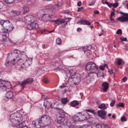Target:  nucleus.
<instances>
[{
    "label": "nucleus",
    "instance_id": "obj_1",
    "mask_svg": "<svg viewBox=\"0 0 128 128\" xmlns=\"http://www.w3.org/2000/svg\"><path fill=\"white\" fill-rule=\"evenodd\" d=\"M11 55L13 57V61L16 60L18 63L20 62L24 65L27 61V59L25 55L20 52L19 51L15 50L12 53Z\"/></svg>",
    "mask_w": 128,
    "mask_h": 128
},
{
    "label": "nucleus",
    "instance_id": "obj_2",
    "mask_svg": "<svg viewBox=\"0 0 128 128\" xmlns=\"http://www.w3.org/2000/svg\"><path fill=\"white\" fill-rule=\"evenodd\" d=\"M50 120V118L48 116L45 114L41 116V117L38 120V125L37 127L38 128H40L41 127L48 124L49 123V121Z\"/></svg>",
    "mask_w": 128,
    "mask_h": 128
},
{
    "label": "nucleus",
    "instance_id": "obj_3",
    "mask_svg": "<svg viewBox=\"0 0 128 128\" xmlns=\"http://www.w3.org/2000/svg\"><path fill=\"white\" fill-rule=\"evenodd\" d=\"M90 118V115L87 112H79L74 115V119L76 122L82 121Z\"/></svg>",
    "mask_w": 128,
    "mask_h": 128
},
{
    "label": "nucleus",
    "instance_id": "obj_4",
    "mask_svg": "<svg viewBox=\"0 0 128 128\" xmlns=\"http://www.w3.org/2000/svg\"><path fill=\"white\" fill-rule=\"evenodd\" d=\"M10 124L13 126H15L19 125V121L20 120L19 117L14 116L13 114H11L10 117Z\"/></svg>",
    "mask_w": 128,
    "mask_h": 128
},
{
    "label": "nucleus",
    "instance_id": "obj_5",
    "mask_svg": "<svg viewBox=\"0 0 128 128\" xmlns=\"http://www.w3.org/2000/svg\"><path fill=\"white\" fill-rule=\"evenodd\" d=\"M44 12L40 11L38 12V16L42 20L44 21H47L50 20L52 18L50 15L48 14H44Z\"/></svg>",
    "mask_w": 128,
    "mask_h": 128
},
{
    "label": "nucleus",
    "instance_id": "obj_6",
    "mask_svg": "<svg viewBox=\"0 0 128 128\" xmlns=\"http://www.w3.org/2000/svg\"><path fill=\"white\" fill-rule=\"evenodd\" d=\"M86 69L87 71L95 70L98 69V67L94 63L92 62H89L86 65Z\"/></svg>",
    "mask_w": 128,
    "mask_h": 128
},
{
    "label": "nucleus",
    "instance_id": "obj_7",
    "mask_svg": "<svg viewBox=\"0 0 128 128\" xmlns=\"http://www.w3.org/2000/svg\"><path fill=\"white\" fill-rule=\"evenodd\" d=\"M71 19L70 18H65L64 19L62 20H53L52 21V22H54L56 24H57V26L60 24H62V26L63 27H64L66 25L68 22Z\"/></svg>",
    "mask_w": 128,
    "mask_h": 128
},
{
    "label": "nucleus",
    "instance_id": "obj_8",
    "mask_svg": "<svg viewBox=\"0 0 128 128\" xmlns=\"http://www.w3.org/2000/svg\"><path fill=\"white\" fill-rule=\"evenodd\" d=\"M121 14H124L125 16H122L120 17L117 18V20L120 22H124L128 21V14L124 13L122 12H119Z\"/></svg>",
    "mask_w": 128,
    "mask_h": 128
},
{
    "label": "nucleus",
    "instance_id": "obj_9",
    "mask_svg": "<svg viewBox=\"0 0 128 128\" xmlns=\"http://www.w3.org/2000/svg\"><path fill=\"white\" fill-rule=\"evenodd\" d=\"M59 117L58 118L57 122L59 124H61L64 120L65 113L62 110L59 112Z\"/></svg>",
    "mask_w": 128,
    "mask_h": 128
},
{
    "label": "nucleus",
    "instance_id": "obj_10",
    "mask_svg": "<svg viewBox=\"0 0 128 128\" xmlns=\"http://www.w3.org/2000/svg\"><path fill=\"white\" fill-rule=\"evenodd\" d=\"M33 79L32 78H28L25 80L22 81L20 84V86L22 87V88L23 89L26 87V85L27 84H31L33 81Z\"/></svg>",
    "mask_w": 128,
    "mask_h": 128
},
{
    "label": "nucleus",
    "instance_id": "obj_11",
    "mask_svg": "<svg viewBox=\"0 0 128 128\" xmlns=\"http://www.w3.org/2000/svg\"><path fill=\"white\" fill-rule=\"evenodd\" d=\"M76 83V85L78 84L81 80V76L78 74H76L71 76Z\"/></svg>",
    "mask_w": 128,
    "mask_h": 128
},
{
    "label": "nucleus",
    "instance_id": "obj_12",
    "mask_svg": "<svg viewBox=\"0 0 128 128\" xmlns=\"http://www.w3.org/2000/svg\"><path fill=\"white\" fill-rule=\"evenodd\" d=\"M31 23L28 24L27 28L29 30H36L39 27L38 24L35 22H32Z\"/></svg>",
    "mask_w": 128,
    "mask_h": 128
},
{
    "label": "nucleus",
    "instance_id": "obj_13",
    "mask_svg": "<svg viewBox=\"0 0 128 128\" xmlns=\"http://www.w3.org/2000/svg\"><path fill=\"white\" fill-rule=\"evenodd\" d=\"M34 17L32 15H29L24 17V21L26 23L29 24V22H34Z\"/></svg>",
    "mask_w": 128,
    "mask_h": 128
},
{
    "label": "nucleus",
    "instance_id": "obj_14",
    "mask_svg": "<svg viewBox=\"0 0 128 128\" xmlns=\"http://www.w3.org/2000/svg\"><path fill=\"white\" fill-rule=\"evenodd\" d=\"M92 74H93V76H94L95 77H96L97 76L99 77L102 76L103 77L104 76V74L102 71H99L97 74L95 72H91L90 73L89 75L92 76Z\"/></svg>",
    "mask_w": 128,
    "mask_h": 128
},
{
    "label": "nucleus",
    "instance_id": "obj_15",
    "mask_svg": "<svg viewBox=\"0 0 128 128\" xmlns=\"http://www.w3.org/2000/svg\"><path fill=\"white\" fill-rule=\"evenodd\" d=\"M4 26L8 29H10L9 31L13 30L14 28L12 27V25L11 23H10L9 20H6L4 23Z\"/></svg>",
    "mask_w": 128,
    "mask_h": 128
},
{
    "label": "nucleus",
    "instance_id": "obj_16",
    "mask_svg": "<svg viewBox=\"0 0 128 128\" xmlns=\"http://www.w3.org/2000/svg\"><path fill=\"white\" fill-rule=\"evenodd\" d=\"M98 116L102 119H105L106 114V112L103 110H99L98 111Z\"/></svg>",
    "mask_w": 128,
    "mask_h": 128
},
{
    "label": "nucleus",
    "instance_id": "obj_17",
    "mask_svg": "<svg viewBox=\"0 0 128 128\" xmlns=\"http://www.w3.org/2000/svg\"><path fill=\"white\" fill-rule=\"evenodd\" d=\"M8 35L7 34L4 35L2 36V38L1 39L2 41L5 42V43L8 44L9 43H12V40H10L8 37Z\"/></svg>",
    "mask_w": 128,
    "mask_h": 128
},
{
    "label": "nucleus",
    "instance_id": "obj_18",
    "mask_svg": "<svg viewBox=\"0 0 128 128\" xmlns=\"http://www.w3.org/2000/svg\"><path fill=\"white\" fill-rule=\"evenodd\" d=\"M78 23H80L81 24H83L87 25H90L91 24L90 22H88V20H81L78 22L77 23V24Z\"/></svg>",
    "mask_w": 128,
    "mask_h": 128
},
{
    "label": "nucleus",
    "instance_id": "obj_19",
    "mask_svg": "<svg viewBox=\"0 0 128 128\" xmlns=\"http://www.w3.org/2000/svg\"><path fill=\"white\" fill-rule=\"evenodd\" d=\"M44 105L46 108H47L48 109L50 107H52V104H50V102L47 100H44Z\"/></svg>",
    "mask_w": 128,
    "mask_h": 128
},
{
    "label": "nucleus",
    "instance_id": "obj_20",
    "mask_svg": "<svg viewBox=\"0 0 128 128\" xmlns=\"http://www.w3.org/2000/svg\"><path fill=\"white\" fill-rule=\"evenodd\" d=\"M7 83L8 84L10 85H11L10 83L9 82H6L4 80H2L0 79V87H2L4 86H6Z\"/></svg>",
    "mask_w": 128,
    "mask_h": 128
},
{
    "label": "nucleus",
    "instance_id": "obj_21",
    "mask_svg": "<svg viewBox=\"0 0 128 128\" xmlns=\"http://www.w3.org/2000/svg\"><path fill=\"white\" fill-rule=\"evenodd\" d=\"M102 86L104 87L103 90L104 92H106L108 88V84L106 82H104L102 84Z\"/></svg>",
    "mask_w": 128,
    "mask_h": 128
},
{
    "label": "nucleus",
    "instance_id": "obj_22",
    "mask_svg": "<svg viewBox=\"0 0 128 128\" xmlns=\"http://www.w3.org/2000/svg\"><path fill=\"white\" fill-rule=\"evenodd\" d=\"M68 82L70 86H73L74 85H76L75 82L74 81L71 77L68 79Z\"/></svg>",
    "mask_w": 128,
    "mask_h": 128
},
{
    "label": "nucleus",
    "instance_id": "obj_23",
    "mask_svg": "<svg viewBox=\"0 0 128 128\" xmlns=\"http://www.w3.org/2000/svg\"><path fill=\"white\" fill-rule=\"evenodd\" d=\"M13 96V93L11 92H8L6 93V97L8 99L11 98Z\"/></svg>",
    "mask_w": 128,
    "mask_h": 128
},
{
    "label": "nucleus",
    "instance_id": "obj_24",
    "mask_svg": "<svg viewBox=\"0 0 128 128\" xmlns=\"http://www.w3.org/2000/svg\"><path fill=\"white\" fill-rule=\"evenodd\" d=\"M79 104V103L76 100H74L70 102V105L72 107H74L78 105Z\"/></svg>",
    "mask_w": 128,
    "mask_h": 128
},
{
    "label": "nucleus",
    "instance_id": "obj_25",
    "mask_svg": "<svg viewBox=\"0 0 128 128\" xmlns=\"http://www.w3.org/2000/svg\"><path fill=\"white\" fill-rule=\"evenodd\" d=\"M11 12L14 15V16L18 15L21 14L20 12L16 10H12L11 11Z\"/></svg>",
    "mask_w": 128,
    "mask_h": 128
},
{
    "label": "nucleus",
    "instance_id": "obj_26",
    "mask_svg": "<svg viewBox=\"0 0 128 128\" xmlns=\"http://www.w3.org/2000/svg\"><path fill=\"white\" fill-rule=\"evenodd\" d=\"M25 122H23L20 123L19 125L18 126V128H28L26 126L24 125Z\"/></svg>",
    "mask_w": 128,
    "mask_h": 128
},
{
    "label": "nucleus",
    "instance_id": "obj_27",
    "mask_svg": "<svg viewBox=\"0 0 128 128\" xmlns=\"http://www.w3.org/2000/svg\"><path fill=\"white\" fill-rule=\"evenodd\" d=\"M14 64V63L12 62L11 61H8L6 62L5 64L6 67L8 68H9Z\"/></svg>",
    "mask_w": 128,
    "mask_h": 128
},
{
    "label": "nucleus",
    "instance_id": "obj_28",
    "mask_svg": "<svg viewBox=\"0 0 128 128\" xmlns=\"http://www.w3.org/2000/svg\"><path fill=\"white\" fill-rule=\"evenodd\" d=\"M69 126L65 124H61L58 126V128H69Z\"/></svg>",
    "mask_w": 128,
    "mask_h": 128
},
{
    "label": "nucleus",
    "instance_id": "obj_29",
    "mask_svg": "<svg viewBox=\"0 0 128 128\" xmlns=\"http://www.w3.org/2000/svg\"><path fill=\"white\" fill-rule=\"evenodd\" d=\"M102 0V4H106L110 8L112 6V4L110 3L109 2H108L106 1L105 2H104L103 1V0Z\"/></svg>",
    "mask_w": 128,
    "mask_h": 128
},
{
    "label": "nucleus",
    "instance_id": "obj_30",
    "mask_svg": "<svg viewBox=\"0 0 128 128\" xmlns=\"http://www.w3.org/2000/svg\"><path fill=\"white\" fill-rule=\"evenodd\" d=\"M9 29L10 30V29H8V28L6 29L5 28H4L3 29H2V32L7 34V35H8V30Z\"/></svg>",
    "mask_w": 128,
    "mask_h": 128
},
{
    "label": "nucleus",
    "instance_id": "obj_31",
    "mask_svg": "<svg viewBox=\"0 0 128 128\" xmlns=\"http://www.w3.org/2000/svg\"><path fill=\"white\" fill-rule=\"evenodd\" d=\"M61 102L64 104H66L68 102V99L67 98H62L61 100Z\"/></svg>",
    "mask_w": 128,
    "mask_h": 128
},
{
    "label": "nucleus",
    "instance_id": "obj_32",
    "mask_svg": "<svg viewBox=\"0 0 128 128\" xmlns=\"http://www.w3.org/2000/svg\"><path fill=\"white\" fill-rule=\"evenodd\" d=\"M98 108L103 109H106V108L105 104H101L98 106Z\"/></svg>",
    "mask_w": 128,
    "mask_h": 128
},
{
    "label": "nucleus",
    "instance_id": "obj_33",
    "mask_svg": "<svg viewBox=\"0 0 128 128\" xmlns=\"http://www.w3.org/2000/svg\"><path fill=\"white\" fill-rule=\"evenodd\" d=\"M23 8L24 10V13H26L29 10V8L28 7H24Z\"/></svg>",
    "mask_w": 128,
    "mask_h": 128
},
{
    "label": "nucleus",
    "instance_id": "obj_34",
    "mask_svg": "<svg viewBox=\"0 0 128 128\" xmlns=\"http://www.w3.org/2000/svg\"><path fill=\"white\" fill-rule=\"evenodd\" d=\"M7 4H10L14 2V0H3Z\"/></svg>",
    "mask_w": 128,
    "mask_h": 128
},
{
    "label": "nucleus",
    "instance_id": "obj_35",
    "mask_svg": "<svg viewBox=\"0 0 128 128\" xmlns=\"http://www.w3.org/2000/svg\"><path fill=\"white\" fill-rule=\"evenodd\" d=\"M56 42L57 44H60L62 43L61 39L59 38H57L56 40Z\"/></svg>",
    "mask_w": 128,
    "mask_h": 128
},
{
    "label": "nucleus",
    "instance_id": "obj_36",
    "mask_svg": "<svg viewBox=\"0 0 128 128\" xmlns=\"http://www.w3.org/2000/svg\"><path fill=\"white\" fill-rule=\"evenodd\" d=\"M32 124L34 128H38L37 127V125H38V124H36V121H33L32 123Z\"/></svg>",
    "mask_w": 128,
    "mask_h": 128
},
{
    "label": "nucleus",
    "instance_id": "obj_37",
    "mask_svg": "<svg viewBox=\"0 0 128 128\" xmlns=\"http://www.w3.org/2000/svg\"><path fill=\"white\" fill-rule=\"evenodd\" d=\"M63 4V3H58V4H56L53 7V8H56L57 7H58L60 6L62 4Z\"/></svg>",
    "mask_w": 128,
    "mask_h": 128
},
{
    "label": "nucleus",
    "instance_id": "obj_38",
    "mask_svg": "<svg viewBox=\"0 0 128 128\" xmlns=\"http://www.w3.org/2000/svg\"><path fill=\"white\" fill-rule=\"evenodd\" d=\"M122 62L124 63L122 60L120 59H119L117 61V64L118 65H120L121 64V63H122Z\"/></svg>",
    "mask_w": 128,
    "mask_h": 128
},
{
    "label": "nucleus",
    "instance_id": "obj_39",
    "mask_svg": "<svg viewBox=\"0 0 128 128\" xmlns=\"http://www.w3.org/2000/svg\"><path fill=\"white\" fill-rule=\"evenodd\" d=\"M124 105L123 103L120 102L117 105V108L118 106L122 108L124 107Z\"/></svg>",
    "mask_w": 128,
    "mask_h": 128
},
{
    "label": "nucleus",
    "instance_id": "obj_40",
    "mask_svg": "<svg viewBox=\"0 0 128 128\" xmlns=\"http://www.w3.org/2000/svg\"><path fill=\"white\" fill-rule=\"evenodd\" d=\"M116 33L117 34H122V31L121 29H119L117 30Z\"/></svg>",
    "mask_w": 128,
    "mask_h": 128
},
{
    "label": "nucleus",
    "instance_id": "obj_41",
    "mask_svg": "<svg viewBox=\"0 0 128 128\" xmlns=\"http://www.w3.org/2000/svg\"><path fill=\"white\" fill-rule=\"evenodd\" d=\"M43 82L45 83H47L48 82V80L47 78H45L43 80Z\"/></svg>",
    "mask_w": 128,
    "mask_h": 128
},
{
    "label": "nucleus",
    "instance_id": "obj_42",
    "mask_svg": "<svg viewBox=\"0 0 128 128\" xmlns=\"http://www.w3.org/2000/svg\"><path fill=\"white\" fill-rule=\"evenodd\" d=\"M118 3L117 2L115 3L114 4H112V6H113L114 8H116L118 6Z\"/></svg>",
    "mask_w": 128,
    "mask_h": 128
},
{
    "label": "nucleus",
    "instance_id": "obj_43",
    "mask_svg": "<svg viewBox=\"0 0 128 128\" xmlns=\"http://www.w3.org/2000/svg\"><path fill=\"white\" fill-rule=\"evenodd\" d=\"M6 20H2L0 21V24L2 26H3V25L4 26V23L5 22Z\"/></svg>",
    "mask_w": 128,
    "mask_h": 128
},
{
    "label": "nucleus",
    "instance_id": "obj_44",
    "mask_svg": "<svg viewBox=\"0 0 128 128\" xmlns=\"http://www.w3.org/2000/svg\"><path fill=\"white\" fill-rule=\"evenodd\" d=\"M120 39L122 41H126L127 40V38H126L121 37Z\"/></svg>",
    "mask_w": 128,
    "mask_h": 128
},
{
    "label": "nucleus",
    "instance_id": "obj_45",
    "mask_svg": "<svg viewBox=\"0 0 128 128\" xmlns=\"http://www.w3.org/2000/svg\"><path fill=\"white\" fill-rule=\"evenodd\" d=\"M121 120L122 122H124L126 121V120L124 117L122 116L121 118Z\"/></svg>",
    "mask_w": 128,
    "mask_h": 128
},
{
    "label": "nucleus",
    "instance_id": "obj_46",
    "mask_svg": "<svg viewBox=\"0 0 128 128\" xmlns=\"http://www.w3.org/2000/svg\"><path fill=\"white\" fill-rule=\"evenodd\" d=\"M106 66V64H105L104 66H100L99 68L100 70H104V67Z\"/></svg>",
    "mask_w": 128,
    "mask_h": 128
},
{
    "label": "nucleus",
    "instance_id": "obj_47",
    "mask_svg": "<svg viewBox=\"0 0 128 128\" xmlns=\"http://www.w3.org/2000/svg\"><path fill=\"white\" fill-rule=\"evenodd\" d=\"M115 100H113L110 103V106H111L112 107L114 106L115 104Z\"/></svg>",
    "mask_w": 128,
    "mask_h": 128
},
{
    "label": "nucleus",
    "instance_id": "obj_48",
    "mask_svg": "<svg viewBox=\"0 0 128 128\" xmlns=\"http://www.w3.org/2000/svg\"><path fill=\"white\" fill-rule=\"evenodd\" d=\"M42 72V70L40 69H39L37 72V75L40 76V74L42 73L41 72Z\"/></svg>",
    "mask_w": 128,
    "mask_h": 128
},
{
    "label": "nucleus",
    "instance_id": "obj_49",
    "mask_svg": "<svg viewBox=\"0 0 128 128\" xmlns=\"http://www.w3.org/2000/svg\"><path fill=\"white\" fill-rule=\"evenodd\" d=\"M52 104V108H56V109H59V108H58L57 107H56L55 106V104H56V103L54 102L52 104Z\"/></svg>",
    "mask_w": 128,
    "mask_h": 128
},
{
    "label": "nucleus",
    "instance_id": "obj_50",
    "mask_svg": "<svg viewBox=\"0 0 128 128\" xmlns=\"http://www.w3.org/2000/svg\"><path fill=\"white\" fill-rule=\"evenodd\" d=\"M96 128H102V126L100 124H97L96 126Z\"/></svg>",
    "mask_w": 128,
    "mask_h": 128
},
{
    "label": "nucleus",
    "instance_id": "obj_51",
    "mask_svg": "<svg viewBox=\"0 0 128 128\" xmlns=\"http://www.w3.org/2000/svg\"><path fill=\"white\" fill-rule=\"evenodd\" d=\"M127 79V78L126 76H124L122 80V81L124 82H125Z\"/></svg>",
    "mask_w": 128,
    "mask_h": 128
},
{
    "label": "nucleus",
    "instance_id": "obj_52",
    "mask_svg": "<svg viewBox=\"0 0 128 128\" xmlns=\"http://www.w3.org/2000/svg\"><path fill=\"white\" fill-rule=\"evenodd\" d=\"M95 1H92L91 3L88 4V5L89 6H91L94 5V4L95 3Z\"/></svg>",
    "mask_w": 128,
    "mask_h": 128
},
{
    "label": "nucleus",
    "instance_id": "obj_53",
    "mask_svg": "<svg viewBox=\"0 0 128 128\" xmlns=\"http://www.w3.org/2000/svg\"><path fill=\"white\" fill-rule=\"evenodd\" d=\"M3 6V2L0 1V9Z\"/></svg>",
    "mask_w": 128,
    "mask_h": 128
},
{
    "label": "nucleus",
    "instance_id": "obj_54",
    "mask_svg": "<svg viewBox=\"0 0 128 128\" xmlns=\"http://www.w3.org/2000/svg\"><path fill=\"white\" fill-rule=\"evenodd\" d=\"M83 8V7H81L80 8H78V9L77 10V12H79L80 10H82Z\"/></svg>",
    "mask_w": 128,
    "mask_h": 128
},
{
    "label": "nucleus",
    "instance_id": "obj_55",
    "mask_svg": "<svg viewBox=\"0 0 128 128\" xmlns=\"http://www.w3.org/2000/svg\"><path fill=\"white\" fill-rule=\"evenodd\" d=\"M82 4V2L81 1H79L77 3V6H80Z\"/></svg>",
    "mask_w": 128,
    "mask_h": 128
},
{
    "label": "nucleus",
    "instance_id": "obj_56",
    "mask_svg": "<svg viewBox=\"0 0 128 128\" xmlns=\"http://www.w3.org/2000/svg\"><path fill=\"white\" fill-rule=\"evenodd\" d=\"M115 14L114 12H111L110 16L112 17L114 16L115 15Z\"/></svg>",
    "mask_w": 128,
    "mask_h": 128
},
{
    "label": "nucleus",
    "instance_id": "obj_57",
    "mask_svg": "<svg viewBox=\"0 0 128 128\" xmlns=\"http://www.w3.org/2000/svg\"><path fill=\"white\" fill-rule=\"evenodd\" d=\"M94 13L95 14H98L99 13V12L98 10H95L94 11Z\"/></svg>",
    "mask_w": 128,
    "mask_h": 128
},
{
    "label": "nucleus",
    "instance_id": "obj_58",
    "mask_svg": "<svg viewBox=\"0 0 128 128\" xmlns=\"http://www.w3.org/2000/svg\"><path fill=\"white\" fill-rule=\"evenodd\" d=\"M112 18V16H110V19L111 20V21H113V22H115V20H114Z\"/></svg>",
    "mask_w": 128,
    "mask_h": 128
},
{
    "label": "nucleus",
    "instance_id": "obj_59",
    "mask_svg": "<svg viewBox=\"0 0 128 128\" xmlns=\"http://www.w3.org/2000/svg\"><path fill=\"white\" fill-rule=\"evenodd\" d=\"M90 112L94 114H96L94 111L93 110H91V111H90Z\"/></svg>",
    "mask_w": 128,
    "mask_h": 128
},
{
    "label": "nucleus",
    "instance_id": "obj_60",
    "mask_svg": "<svg viewBox=\"0 0 128 128\" xmlns=\"http://www.w3.org/2000/svg\"><path fill=\"white\" fill-rule=\"evenodd\" d=\"M6 86H2V87H3V88H2V90L4 91L5 90H6Z\"/></svg>",
    "mask_w": 128,
    "mask_h": 128
},
{
    "label": "nucleus",
    "instance_id": "obj_61",
    "mask_svg": "<svg viewBox=\"0 0 128 128\" xmlns=\"http://www.w3.org/2000/svg\"><path fill=\"white\" fill-rule=\"evenodd\" d=\"M81 30L82 29L81 28H78L77 29V30L78 32Z\"/></svg>",
    "mask_w": 128,
    "mask_h": 128
},
{
    "label": "nucleus",
    "instance_id": "obj_62",
    "mask_svg": "<svg viewBox=\"0 0 128 128\" xmlns=\"http://www.w3.org/2000/svg\"><path fill=\"white\" fill-rule=\"evenodd\" d=\"M66 87V86L65 85H62L60 86V88H64V87Z\"/></svg>",
    "mask_w": 128,
    "mask_h": 128
},
{
    "label": "nucleus",
    "instance_id": "obj_63",
    "mask_svg": "<svg viewBox=\"0 0 128 128\" xmlns=\"http://www.w3.org/2000/svg\"><path fill=\"white\" fill-rule=\"evenodd\" d=\"M112 70H110V71L108 70V72H110V74H112V73H111V71H112V74H113V72H112Z\"/></svg>",
    "mask_w": 128,
    "mask_h": 128
},
{
    "label": "nucleus",
    "instance_id": "obj_64",
    "mask_svg": "<svg viewBox=\"0 0 128 128\" xmlns=\"http://www.w3.org/2000/svg\"><path fill=\"white\" fill-rule=\"evenodd\" d=\"M125 49L126 50H128V47L126 46L125 47Z\"/></svg>",
    "mask_w": 128,
    "mask_h": 128
}]
</instances>
